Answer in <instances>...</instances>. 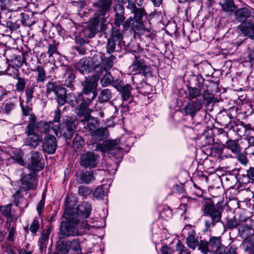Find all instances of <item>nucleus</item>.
Listing matches in <instances>:
<instances>
[{
	"mask_svg": "<svg viewBox=\"0 0 254 254\" xmlns=\"http://www.w3.org/2000/svg\"><path fill=\"white\" fill-rule=\"evenodd\" d=\"M61 111L57 108L54 113V120L49 122H41L38 125V128L41 133H50L51 130L57 137H64L70 139L74 132L75 125L69 117L64 119L62 125L60 124Z\"/></svg>",
	"mask_w": 254,
	"mask_h": 254,
	"instance_id": "1",
	"label": "nucleus"
},
{
	"mask_svg": "<svg viewBox=\"0 0 254 254\" xmlns=\"http://www.w3.org/2000/svg\"><path fill=\"white\" fill-rule=\"evenodd\" d=\"M63 217L67 222H62L61 224V232L66 236L81 235L86 233L90 228V225L86 221L76 218V215L73 214L70 209H65Z\"/></svg>",
	"mask_w": 254,
	"mask_h": 254,
	"instance_id": "2",
	"label": "nucleus"
},
{
	"mask_svg": "<svg viewBox=\"0 0 254 254\" xmlns=\"http://www.w3.org/2000/svg\"><path fill=\"white\" fill-rule=\"evenodd\" d=\"M119 140H110L103 141L97 145L96 150L102 152L113 155L116 159V166L112 170L108 169L109 173L115 174L117 170L119 163L121 161L123 156V148L119 146Z\"/></svg>",
	"mask_w": 254,
	"mask_h": 254,
	"instance_id": "3",
	"label": "nucleus"
},
{
	"mask_svg": "<svg viewBox=\"0 0 254 254\" xmlns=\"http://www.w3.org/2000/svg\"><path fill=\"white\" fill-rule=\"evenodd\" d=\"M204 215L209 217L204 221L205 231L210 230L216 224L221 221L222 212L211 202L205 204L203 209Z\"/></svg>",
	"mask_w": 254,
	"mask_h": 254,
	"instance_id": "4",
	"label": "nucleus"
},
{
	"mask_svg": "<svg viewBox=\"0 0 254 254\" xmlns=\"http://www.w3.org/2000/svg\"><path fill=\"white\" fill-rule=\"evenodd\" d=\"M127 8L134 14L135 21L132 23V28L137 33H141L145 30L144 24L142 21L143 16L146 15V12L143 8H137L136 5L131 1H128Z\"/></svg>",
	"mask_w": 254,
	"mask_h": 254,
	"instance_id": "5",
	"label": "nucleus"
},
{
	"mask_svg": "<svg viewBox=\"0 0 254 254\" xmlns=\"http://www.w3.org/2000/svg\"><path fill=\"white\" fill-rule=\"evenodd\" d=\"M129 69L133 74H142L145 77L151 75V67L145 64L143 59L138 53L134 54V60L129 66Z\"/></svg>",
	"mask_w": 254,
	"mask_h": 254,
	"instance_id": "6",
	"label": "nucleus"
},
{
	"mask_svg": "<svg viewBox=\"0 0 254 254\" xmlns=\"http://www.w3.org/2000/svg\"><path fill=\"white\" fill-rule=\"evenodd\" d=\"M222 244L219 237H212L209 239V242L201 240L198 245L199 250L203 254H207L213 251Z\"/></svg>",
	"mask_w": 254,
	"mask_h": 254,
	"instance_id": "7",
	"label": "nucleus"
},
{
	"mask_svg": "<svg viewBox=\"0 0 254 254\" xmlns=\"http://www.w3.org/2000/svg\"><path fill=\"white\" fill-rule=\"evenodd\" d=\"M82 95H79L76 100V102L79 105L76 109V114L79 117H84L87 118L89 117L91 110L89 109L90 103L92 99H87L84 100Z\"/></svg>",
	"mask_w": 254,
	"mask_h": 254,
	"instance_id": "8",
	"label": "nucleus"
},
{
	"mask_svg": "<svg viewBox=\"0 0 254 254\" xmlns=\"http://www.w3.org/2000/svg\"><path fill=\"white\" fill-rule=\"evenodd\" d=\"M42 155L36 151H33L31 153L30 160L28 163V168L32 171H40L42 170L44 167L42 163Z\"/></svg>",
	"mask_w": 254,
	"mask_h": 254,
	"instance_id": "9",
	"label": "nucleus"
},
{
	"mask_svg": "<svg viewBox=\"0 0 254 254\" xmlns=\"http://www.w3.org/2000/svg\"><path fill=\"white\" fill-rule=\"evenodd\" d=\"M44 138L43 150L49 154H54L57 147V141L56 137L47 133Z\"/></svg>",
	"mask_w": 254,
	"mask_h": 254,
	"instance_id": "10",
	"label": "nucleus"
},
{
	"mask_svg": "<svg viewBox=\"0 0 254 254\" xmlns=\"http://www.w3.org/2000/svg\"><path fill=\"white\" fill-rule=\"evenodd\" d=\"M99 156L93 152H87L83 154L80 160V164L82 167L93 168L97 164Z\"/></svg>",
	"mask_w": 254,
	"mask_h": 254,
	"instance_id": "11",
	"label": "nucleus"
},
{
	"mask_svg": "<svg viewBox=\"0 0 254 254\" xmlns=\"http://www.w3.org/2000/svg\"><path fill=\"white\" fill-rule=\"evenodd\" d=\"M21 183L22 188L25 191L35 189L37 185L35 174L30 173L22 177Z\"/></svg>",
	"mask_w": 254,
	"mask_h": 254,
	"instance_id": "12",
	"label": "nucleus"
},
{
	"mask_svg": "<svg viewBox=\"0 0 254 254\" xmlns=\"http://www.w3.org/2000/svg\"><path fill=\"white\" fill-rule=\"evenodd\" d=\"M113 86L122 93L123 101L128 100L131 96L132 87L128 84L124 85L120 80H117L113 83Z\"/></svg>",
	"mask_w": 254,
	"mask_h": 254,
	"instance_id": "13",
	"label": "nucleus"
},
{
	"mask_svg": "<svg viewBox=\"0 0 254 254\" xmlns=\"http://www.w3.org/2000/svg\"><path fill=\"white\" fill-rule=\"evenodd\" d=\"M91 204L87 201H83L78 205L76 210V214L73 213V214L76 215V218H79L81 220H83V219L89 217L91 214Z\"/></svg>",
	"mask_w": 254,
	"mask_h": 254,
	"instance_id": "14",
	"label": "nucleus"
},
{
	"mask_svg": "<svg viewBox=\"0 0 254 254\" xmlns=\"http://www.w3.org/2000/svg\"><path fill=\"white\" fill-rule=\"evenodd\" d=\"M203 104V99H196L191 103H188L184 108L186 114L190 115L193 117L196 113L202 108Z\"/></svg>",
	"mask_w": 254,
	"mask_h": 254,
	"instance_id": "15",
	"label": "nucleus"
},
{
	"mask_svg": "<svg viewBox=\"0 0 254 254\" xmlns=\"http://www.w3.org/2000/svg\"><path fill=\"white\" fill-rule=\"evenodd\" d=\"M254 11V9L248 7H245L238 9L234 12L235 19L240 22L244 23L247 19L250 17L252 13Z\"/></svg>",
	"mask_w": 254,
	"mask_h": 254,
	"instance_id": "16",
	"label": "nucleus"
},
{
	"mask_svg": "<svg viewBox=\"0 0 254 254\" xmlns=\"http://www.w3.org/2000/svg\"><path fill=\"white\" fill-rule=\"evenodd\" d=\"M98 79L92 80L91 79L86 80L82 83L83 89V92L84 94L87 95L89 93H91V99H94L96 97V94L95 93V90L97 85V81Z\"/></svg>",
	"mask_w": 254,
	"mask_h": 254,
	"instance_id": "17",
	"label": "nucleus"
},
{
	"mask_svg": "<svg viewBox=\"0 0 254 254\" xmlns=\"http://www.w3.org/2000/svg\"><path fill=\"white\" fill-rule=\"evenodd\" d=\"M115 14V24L118 27H120L125 19V8L124 6L121 3H118L114 8Z\"/></svg>",
	"mask_w": 254,
	"mask_h": 254,
	"instance_id": "18",
	"label": "nucleus"
},
{
	"mask_svg": "<svg viewBox=\"0 0 254 254\" xmlns=\"http://www.w3.org/2000/svg\"><path fill=\"white\" fill-rule=\"evenodd\" d=\"M238 29L244 35L252 38L254 36V23L248 20L242 23L238 26Z\"/></svg>",
	"mask_w": 254,
	"mask_h": 254,
	"instance_id": "19",
	"label": "nucleus"
},
{
	"mask_svg": "<svg viewBox=\"0 0 254 254\" xmlns=\"http://www.w3.org/2000/svg\"><path fill=\"white\" fill-rule=\"evenodd\" d=\"M51 231V228L50 227H48L46 230H43L41 233V237L39 239V243L40 250L42 254H43L46 252Z\"/></svg>",
	"mask_w": 254,
	"mask_h": 254,
	"instance_id": "20",
	"label": "nucleus"
},
{
	"mask_svg": "<svg viewBox=\"0 0 254 254\" xmlns=\"http://www.w3.org/2000/svg\"><path fill=\"white\" fill-rule=\"evenodd\" d=\"M75 67L81 73L85 74L90 72L92 69L90 63L89 61L81 59L76 64Z\"/></svg>",
	"mask_w": 254,
	"mask_h": 254,
	"instance_id": "21",
	"label": "nucleus"
},
{
	"mask_svg": "<svg viewBox=\"0 0 254 254\" xmlns=\"http://www.w3.org/2000/svg\"><path fill=\"white\" fill-rule=\"evenodd\" d=\"M92 139L95 141H100L107 138L108 131L106 128H100L91 133Z\"/></svg>",
	"mask_w": 254,
	"mask_h": 254,
	"instance_id": "22",
	"label": "nucleus"
},
{
	"mask_svg": "<svg viewBox=\"0 0 254 254\" xmlns=\"http://www.w3.org/2000/svg\"><path fill=\"white\" fill-rule=\"evenodd\" d=\"M64 78L65 79L63 81L64 86L68 87H71L73 81L75 78V75L72 73V70L70 67H66L65 68V72L63 74Z\"/></svg>",
	"mask_w": 254,
	"mask_h": 254,
	"instance_id": "23",
	"label": "nucleus"
},
{
	"mask_svg": "<svg viewBox=\"0 0 254 254\" xmlns=\"http://www.w3.org/2000/svg\"><path fill=\"white\" fill-rule=\"evenodd\" d=\"M225 147L231 150L236 155L239 154L241 152V148L239 145L238 141L236 140L228 139L225 144Z\"/></svg>",
	"mask_w": 254,
	"mask_h": 254,
	"instance_id": "24",
	"label": "nucleus"
},
{
	"mask_svg": "<svg viewBox=\"0 0 254 254\" xmlns=\"http://www.w3.org/2000/svg\"><path fill=\"white\" fill-rule=\"evenodd\" d=\"M39 143V137L37 134L27 135L25 139V145L29 146L31 149L35 148Z\"/></svg>",
	"mask_w": 254,
	"mask_h": 254,
	"instance_id": "25",
	"label": "nucleus"
},
{
	"mask_svg": "<svg viewBox=\"0 0 254 254\" xmlns=\"http://www.w3.org/2000/svg\"><path fill=\"white\" fill-rule=\"evenodd\" d=\"M253 229L248 225H242L239 228V234L245 239H249L253 236Z\"/></svg>",
	"mask_w": 254,
	"mask_h": 254,
	"instance_id": "26",
	"label": "nucleus"
},
{
	"mask_svg": "<svg viewBox=\"0 0 254 254\" xmlns=\"http://www.w3.org/2000/svg\"><path fill=\"white\" fill-rule=\"evenodd\" d=\"M111 4V1L110 0H99L96 3L98 10L102 15L105 14L109 10Z\"/></svg>",
	"mask_w": 254,
	"mask_h": 254,
	"instance_id": "27",
	"label": "nucleus"
},
{
	"mask_svg": "<svg viewBox=\"0 0 254 254\" xmlns=\"http://www.w3.org/2000/svg\"><path fill=\"white\" fill-rule=\"evenodd\" d=\"M85 120L83 121L84 122V125L86 123V125L85 126V128L90 131H94L96 127H98V123L97 120L93 117H91L89 116L87 118H84Z\"/></svg>",
	"mask_w": 254,
	"mask_h": 254,
	"instance_id": "28",
	"label": "nucleus"
},
{
	"mask_svg": "<svg viewBox=\"0 0 254 254\" xmlns=\"http://www.w3.org/2000/svg\"><path fill=\"white\" fill-rule=\"evenodd\" d=\"M58 90L55 95L59 105L61 106L64 105L66 102V91L63 87H60Z\"/></svg>",
	"mask_w": 254,
	"mask_h": 254,
	"instance_id": "29",
	"label": "nucleus"
},
{
	"mask_svg": "<svg viewBox=\"0 0 254 254\" xmlns=\"http://www.w3.org/2000/svg\"><path fill=\"white\" fill-rule=\"evenodd\" d=\"M108 192L107 189H105L103 185H101L96 188L92 194L94 198L98 200L103 199L104 196L107 195Z\"/></svg>",
	"mask_w": 254,
	"mask_h": 254,
	"instance_id": "30",
	"label": "nucleus"
},
{
	"mask_svg": "<svg viewBox=\"0 0 254 254\" xmlns=\"http://www.w3.org/2000/svg\"><path fill=\"white\" fill-rule=\"evenodd\" d=\"M69 249L73 251L76 254H81V249L79 242L77 239L68 241Z\"/></svg>",
	"mask_w": 254,
	"mask_h": 254,
	"instance_id": "31",
	"label": "nucleus"
},
{
	"mask_svg": "<svg viewBox=\"0 0 254 254\" xmlns=\"http://www.w3.org/2000/svg\"><path fill=\"white\" fill-rule=\"evenodd\" d=\"M219 4L225 11H232L235 8L233 0H221Z\"/></svg>",
	"mask_w": 254,
	"mask_h": 254,
	"instance_id": "32",
	"label": "nucleus"
},
{
	"mask_svg": "<svg viewBox=\"0 0 254 254\" xmlns=\"http://www.w3.org/2000/svg\"><path fill=\"white\" fill-rule=\"evenodd\" d=\"M201 94V92L199 89L196 87H188V94L187 95L188 98L192 100L193 99H198V97H199Z\"/></svg>",
	"mask_w": 254,
	"mask_h": 254,
	"instance_id": "33",
	"label": "nucleus"
},
{
	"mask_svg": "<svg viewBox=\"0 0 254 254\" xmlns=\"http://www.w3.org/2000/svg\"><path fill=\"white\" fill-rule=\"evenodd\" d=\"M57 250L60 254H66L69 250L68 241L58 242Z\"/></svg>",
	"mask_w": 254,
	"mask_h": 254,
	"instance_id": "34",
	"label": "nucleus"
},
{
	"mask_svg": "<svg viewBox=\"0 0 254 254\" xmlns=\"http://www.w3.org/2000/svg\"><path fill=\"white\" fill-rule=\"evenodd\" d=\"M112 98V93L110 90L105 89L102 90L99 96V99L102 102L108 101Z\"/></svg>",
	"mask_w": 254,
	"mask_h": 254,
	"instance_id": "35",
	"label": "nucleus"
},
{
	"mask_svg": "<svg viewBox=\"0 0 254 254\" xmlns=\"http://www.w3.org/2000/svg\"><path fill=\"white\" fill-rule=\"evenodd\" d=\"M84 145L82 137L79 135H76L73 139V146L76 150H80Z\"/></svg>",
	"mask_w": 254,
	"mask_h": 254,
	"instance_id": "36",
	"label": "nucleus"
},
{
	"mask_svg": "<svg viewBox=\"0 0 254 254\" xmlns=\"http://www.w3.org/2000/svg\"><path fill=\"white\" fill-rule=\"evenodd\" d=\"M137 88L138 89L139 92L144 95L149 94L152 91L151 86L145 82H143L141 83V86H138Z\"/></svg>",
	"mask_w": 254,
	"mask_h": 254,
	"instance_id": "37",
	"label": "nucleus"
},
{
	"mask_svg": "<svg viewBox=\"0 0 254 254\" xmlns=\"http://www.w3.org/2000/svg\"><path fill=\"white\" fill-rule=\"evenodd\" d=\"M35 71L37 72V80L38 82H44L46 78V72L43 67L38 65Z\"/></svg>",
	"mask_w": 254,
	"mask_h": 254,
	"instance_id": "38",
	"label": "nucleus"
},
{
	"mask_svg": "<svg viewBox=\"0 0 254 254\" xmlns=\"http://www.w3.org/2000/svg\"><path fill=\"white\" fill-rule=\"evenodd\" d=\"M115 59V57L112 55L108 59H105L103 60L101 64L104 66V69H105L107 70L112 68L114 65V61Z\"/></svg>",
	"mask_w": 254,
	"mask_h": 254,
	"instance_id": "39",
	"label": "nucleus"
},
{
	"mask_svg": "<svg viewBox=\"0 0 254 254\" xmlns=\"http://www.w3.org/2000/svg\"><path fill=\"white\" fill-rule=\"evenodd\" d=\"M61 85L54 83V82H48L46 85V92L47 94H50L52 92H54L56 94L57 91L60 87H62Z\"/></svg>",
	"mask_w": 254,
	"mask_h": 254,
	"instance_id": "40",
	"label": "nucleus"
},
{
	"mask_svg": "<svg viewBox=\"0 0 254 254\" xmlns=\"http://www.w3.org/2000/svg\"><path fill=\"white\" fill-rule=\"evenodd\" d=\"M122 38V34L120 32V30L117 28H114L113 29L112 37L110 39L118 42V44H120Z\"/></svg>",
	"mask_w": 254,
	"mask_h": 254,
	"instance_id": "41",
	"label": "nucleus"
},
{
	"mask_svg": "<svg viewBox=\"0 0 254 254\" xmlns=\"http://www.w3.org/2000/svg\"><path fill=\"white\" fill-rule=\"evenodd\" d=\"M11 206L12 204H8L0 207L1 213L7 218L11 217Z\"/></svg>",
	"mask_w": 254,
	"mask_h": 254,
	"instance_id": "42",
	"label": "nucleus"
},
{
	"mask_svg": "<svg viewBox=\"0 0 254 254\" xmlns=\"http://www.w3.org/2000/svg\"><path fill=\"white\" fill-rule=\"evenodd\" d=\"M11 158L19 164L22 165L23 161L22 159L20 151L17 149L12 150L11 153Z\"/></svg>",
	"mask_w": 254,
	"mask_h": 254,
	"instance_id": "43",
	"label": "nucleus"
},
{
	"mask_svg": "<svg viewBox=\"0 0 254 254\" xmlns=\"http://www.w3.org/2000/svg\"><path fill=\"white\" fill-rule=\"evenodd\" d=\"M187 243L190 248L194 249L198 245V241L194 235L190 234L187 238Z\"/></svg>",
	"mask_w": 254,
	"mask_h": 254,
	"instance_id": "44",
	"label": "nucleus"
},
{
	"mask_svg": "<svg viewBox=\"0 0 254 254\" xmlns=\"http://www.w3.org/2000/svg\"><path fill=\"white\" fill-rule=\"evenodd\" d=\"M93 175L92 172H86L81 175V179L83 183L89 184L94 180Z\"/></svg>",
	"mask_w": 254,
	"mask_h": 254,
	"instance_id": "45",
	"label": "nucleus"
},
{
	"mask_svg": "<svg viewBox=\"0 0 254 254\" xmlns=\"http://www.w3.org/2000/svg\"><path fill=\"white\" fill-rule=\"evenodd\" d=\"M34 86L33 85L28 86L25 90V94L26 96V103L27 104L31 102L32 99L33 98Z\"/></svg>",
	"mask_w": 254,
	"mask_h": 254,
	"instance_id": "46",
	"label": "nucleus"
},
{
	"mask_svg": "<svg viewBox=\"0 0 254 254\" xmlns=\"http://www.w3.org/2000/svg\"><path fill=\"white\" fill-rule=\"evenodd\" d=\"M78 192L80 195L85 197L90 195L92 192V190L88 187L80 186L78 187Z\"/></svg>",
	"mask_w": 254,
	"mask_h": 254,
	"instance_id": "47",
	"label": "nucleus"
},
{
	"mask_svg": "<svg viewBox=\"0 0 254 254\" xmlns=\"http://www.w3.org/2000/svg\"><path fill=\"white\" fill-rule=\"evenodd\" d=\"M176 250L180 252V254H190V251L180 241L176 245Z\"/></svg>",
	"mask_w": 254,
	"mask_h": 254,
	"instance_id": "48",
	"label": "nucleus"
},
{
	"mask_svg": "<svg viewBox=\"0 0 254 254\" xmlns=\"http://www.w3.org/2000/svg\"><path fill=\"white\" fill-rule=\"evenodd\" d=\"M40 227L39 222L37 220H34L31 224L29 230L33 235H35Z\"/></svg>",
	"mask_w": 254,
	"mask_h": 254,
	"instance_id": "49",
	"label": "nucleus"
},
{
	"mask_svg": "<svg viewBox=\"0 0 254 254\" xmlns=\"http://www.w3.org/2000/svg\"><path fill=\"white\" fill-rule=\"evenodd\" d=\"M113 81V77L110 72H106L104 77L101 80L103 85L106 86L111 83Z\"/></svg>",
	"mask_w": 254,
	"mask_h": 254,
	"instance_id": "50",
	"label": "nucleus"
},
{
	"mask_svg": "<svg viewBox=\"0 0 254 254\" xmlns=\"http://www.w3.org/2000/svg\"><path fill=\"white\" fill-rule=\"evenodd\" d=\"M6 221V227L7 230L13 229L16 227V218L13 217H11L10 218H7Z\"/></svg>",
	"mask_w": 254,
	"mask_h": 254,
	"instance_id": "51",
	"label": "nucleus"
},
{
	"mask_svg": "<svg viewBox=\"0 0 254 254\" xmlns=\"http://www.w3.org/2000/svg\"><path fill=\"white\" fill-rule=\"evenodd\" d=\"M25 133L27 135L37 134L36 133V127L33 124H29L25 128Z\"/></svg>",
	"mask_w": 254,
	"mask_h": 254,
	"instance_id": "52",
	"label": "nucleus"
},
{
	"mask_svg": "<svg viewBox=\"0 0 254 254\" xmlns=\"http://www.w3.org/2000/svg\"><path fill=\"white\" fill-rule=\"evenodd\" d=\"M25 87V82L23 78L19 77L16 85V90L18 91H23Z\"/></svg>",
	"mask_w": 254,
	"mask_h": 254,
	"instance_id": "53",
	"label": "nucleus"
},
{
	"mask_svg": "<svg viewBox=\"0 0 254 254\" xmlns=\"http://www.w3.org/2000/svg\"><path fill=\"white\" fill-rule=\"evenodd\" d=\"M116 41L110 39L107 46V52L109 54L113 53L115 50Z\"/></svg>",
	"mask_w": 254,
	"mask_h": 254,
	"instance_id": "54",
	"label": "nucleus"
},
{
	"mask_svg": "<svg viewBox=\"0 0 254 254\" xmlns=\"http://www.w3.org/2000/svg\"><path fill=\"white\" fill-rule=\"evenodd\" d=\"M238 226V222L235 219H230L227 220L226 227L228 229H233Z\"/></svg>",
	"mask_w": 254,
	"mask_h": 254,
	"instance_id": "55",
	"label": "nucleus"
},
{
	"mask_svg": "<svg viewBox=\"0 0 254 254\" xmlns=\"http://www.w3.org/2000/svg\"><path fill=\"white\" fill-rule=\"evenodd\" d=\"M104 70H106L104 69V66L102 64L96 65L94 68V71L96 73L95 75V78H97V79H98L100 74L102 73Z\"/></svg>",
	"mask_w": 254,
	"mask_h": 254,
	"instance_id": "56",
	"label": "nucleus"
},
{
	"mask_svg": "<svg viewBox=\"0 0 254 254\" xmlns=\"http://www.w3.org/2000/svg\"><path fill=\"white\" fill-rule=\"evenodd\" d=\"M13 201L15 205L17 206H19L20 204V199L21 198V194L20 190H17L16 192L13 195Z\"/></svg>",
	"mask_w": 254,
	"mask_h": 254,
	"instance_id": "57",
	"label": "nucleus"
},
{
	"mask_svg": "<svg viewBox=\"0 0 254 254\" xmlns=\"http://www.w3.org/2000/svg\"><path fill=\"white\" fill-rule=\"evenodd\" d=\"M238 160L243 165H246L248 162V160L246 155L241 154L240 153L237 155Z\"/></svg>",
	"mask_w": 254,
	"mask_h": 254,
	"instance_id": "58",
	"label": "nucleus"
},
{
	"mask_svg": "<svg viewBox=\"0 0 254 254\" xmlns=\"http://www.w3.org/2000/svg\"><path fill=\"white\" fill-rule=\"evenodd\" d=\"M14 107V104L13 103H7L5 105L4 112L6 114H9Z\"/></svg>",
	"mask_w": 254,
	"mask_h": 254,
	"instance_id": "59",
	"label": "nucleus"
},
{
	"mask_svg": "<svg viewBox=\"0 0 254 254\" xmlns=\"http://www.w3.org/2000/svg\"><path fill=\"white\" fill-rule=\"evenodd\" d=\"M212 252H213V254H226V253L225 247L223 245H221Z\"/></svg>",
	"mask_w": 254,
	"mask_h": 254,
	"instance_id": "60",
	"label": "nucleus"
},
{
	"mask_svg": "<svg viewBox=\"0 0 254 254\" xmlns=\"http://www.w3.org/2000/svg\"><path fill=\"white\" fill-rule=\"evenodd\" d=\"M45 206V201L44 199L41 200L37 206V210L39 215L42 213V210Z\"/></svg>",
	"mask_w": 254,
	"mask_h": 254,
	"instance_id": "61",
	"label": "nucleus"
},
{
	"mask_svg": "<svg viewBox=\"0 0 254 254\" xmlns=\"http://www.w3.org/2000/svg\"><path fill=\"white\" fill-rule=\"evenodd\" d=\"M133 19L131 17H130L127 19L126 21H124L122 25L123 26L124 28H128L130 27L131 25H132Z\"/></svg>",
	"mask_w": 254,
	"mask_h": 254,
	"instance_id": "62",
	"label": "nucleus"
},
{
	"mask_svg": "<svg viewBox=\"0 0 254 254\" xmlns=\"http://www.w3.org/2000/svg\"><path fill=\"white\" fill-rule=\"evenodd\" d=\"M48 54L49 57H52L53 54L57 53V49L56 46L53 45H50L49 46Z\"/></svg>",
	"mask_w": 254,
	"mask_h": 254,
	"instance_id": "63",
	"label": "nucleus"
},
{
	"mask_svg": "<svg viewBox=\"0 0 254 254\" xmlns=\"http://www.w3.org/2000/svg\"><path fill=\"white\" fill-rule=\"evenodd\" d=\"M247 173V177L252 181H254V167H251Z\"/></svg>",
	"mask_w": 254,
	"mask_h": 254,
	"instance_id": "64",
	"label": "nucleus"
}]
</instances>
